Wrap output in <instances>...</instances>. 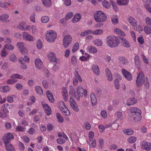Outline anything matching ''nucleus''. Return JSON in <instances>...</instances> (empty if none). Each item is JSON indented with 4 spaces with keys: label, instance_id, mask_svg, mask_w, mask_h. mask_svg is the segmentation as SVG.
I'll use <instances>...</instances> for the list:
<instances>
[{
    "label": "nucleus",
    "instance_id": "nucleus-1",
    "mask_svg": "<svg viewBox=\"0 0 151 151\" xmlns=\"http://www.w3.org/2000/svg\"><path fill=\"white\" fill-rule=\"evenodd\" d=\"M106 42L107 45L111 48L116 47L120 44L118 38L113 35H110L106 37Z\"/></svg>",
    "mask_w": 151,
    "mask_h": 151
},
{
    "label": "nucleus",
    "instance_id": "nucleus-2",
    "mask_svg": "<svg viewBox=\"0 0 151 151\" xmlns=\"http://www.w3.org/2000/svg\"><path fill=\"white\" fill-rule=\"evenodd\" d=\"M136 85L139 87L141 86L144 83L146 88L149 87V84L148 80L146 77H145L142 73H139L138 75L136 81Z\"/></svg>",
    "mask_w": 151,
    "mask_h": 151
},
{
    "label": "nucleus",
    "instance_id": "nucleus-3",
    "mask_svg": "<svg viewBox=\"0 0 151 151\" xmlns=\"http://www.w3.org/2000/svg\"><path fill=\"white\" fill-rule=\"evenodd\" d=\"M94 18L97 22H103L107 19L106 14L103 11L99 10L96 11L94 14Z\"/></svg>",
    "mask_w": 151,
    "mask_h": 151
},
{
    "label": "nucleus",
    "instance_id": "nucleus-4",
    "mask_svg": "<svg viewBox=\"0 0 151 151\" xmlns=\"http://www.w3.org/2000/svg\"><path fill=\"white\" fill-rule=\"evenodd\" d=\"M57 35L56 32L54 30H49L47 31L45 34V38L49 43L54 42L57 38Z\"/></svg>",
    "mask_w": 151,
    "mask_h": 151
},
{
    "label": "nucleus",
    "instance_id": "nucleus-5",
    "mask_svg": "<svg viewBox=\"0 0 151 151\" xmlns=\"http://www.w3.org/2000/svg\"><path fill=\"white\" fill-rule=\"evenodd\" d=\"M76 99L79 100L80 97H82L83 96L86 97L87 96V91L86 89H84L81 86H78L76 91Z\"/></svg>",
    "mask_w": 151,
    "mask_h": 151
},
{
    "label": "nucleus",
    "instance_id": "nucleus-6",
    "mask_svg": "<svg viewBox=\"0 0 151 151\" xmlns=\"http://www.w3.org/2000/svg\"><path fill=\"white\" fill-rule=\"evenodd\" d=\"M58 106L64 115L66 116H69L70 115V111L63 101H60L58 103Z\"/></svg>",
    "mask_w": 151,
    "mask_h": 151
},
{
    "label": "nucleus",
    "instance_id": "nucleus-7",
    "mask_svg": "<svg viewBox=\"0 0 151 151\" xmlns=\"http://www.w3.org/2000/svg\"><path fill=\"white\" fill-rule=\"evenodd\" d=\"M71 36L68 35L65 36L63 40V44L64 48H67L71 44L72 41Z\"/></svg>",
    "mask_w": 151,
    "mask_h": 151
},
{
    "label": "nucleus",
    "instance_id": "nucleus-8",
    "mask_svg": "<svg viewBox=\"0 0 151 151\" xmlns=\"http://www.w3.org/2000/svg\"><path fill=\"white\" fill-rule=\"evenodd\" d=\"M22 35L23 39L26 41L32 42L35 40V38L33 36L26 32H23Z\"/></svg>",
    "mask_w": 151,
    "mask_h": 151
},
{
    "label": "nucleus",
    "instance_id": "nucleus-9",
    "mask_svg": "<svg viewBox=\"0 0 151 151\" xmlns=\"http://www.w3.org/2000/svg\"><path fill=\"white\" fill-rule=\"evenodd\" d=\"M74 74L75 77L73 79V84L74 86H76L78 84V81L81 82L82 80L78 71H75Z\"/></svg>",
    "mask_w": 151,
    "mask_h": 151
},
{
    "label": "nucleus",
    "instance_id": "nucleus-10",
    "mask_svg": "<svg viewBox=\"0 0 151 151\" xmlns=\"http://www.w3.org/2000/svg\"><path fill=\"white\" fill-rule=\"evenodd\" d=\"M69 103L71 107L75 112L79 111V109L78 106L74 99H69Z\"/></svg>",
    "mask_w": 151,
    "mask_h": 151
},
{
    "label": "nucleus",
    "instance_id": "nucleus-11",
    "mask_svg": "<svg viewBox=\"0 0 151 151\" xmlns=\"http://www.w3.org/2000/svg\"><path fill=\"white\" fill-rule=\"evenodd\" d=\"M14 137L12 134L8 133L6 134L3 137V140L4 143H10L9 141L14 139Z\"/></svg>",
    "mask_w": 151,
    "mask_h": 151
},
{
    "label": "nucleus",
    "instance_id": "nucleus-12",
    "mask_svg": "<svg viewBox=\"0 0 151 151\" xmlns=\"http://www.w3.org/2000/svg\"><path fill=\"white\" fill-rule=\"evenodd\" d=\"M68 94L70 99H73V98L76 99V92L74 88L71 86H70L69 87Z\"/></svg>",
    "mask_w": 151,
    "mask_h": 151
},
{
    "label": "nucleus",
    "instance_id": "nucleus-13",
    "mask_svg": "<svg viewBox=\"0 0 151 151\" xmlns=\"http://www.w3.org/2000/svg\"><path fill=\"white\" fill-rule=\"evenodd\" d=\"M141 148L146 151L151 150V143L146 141H143L141 144Z\"/></svg>",
    "mask_w": 151,
    "mask_h": 151
},
{
    "label": "nucleus",
    "instance_id": "nucleus-14",
    "mask_svg": "<svg viewBox=\"0 0 151 151\" xmlns=\"http://www.w3.org/2000/svg\"><path fill=\"white\" fill-rule=\"evenodd\" d=\"M122 79V76L119 74L117 75V77L115 79L114 82V87L116 89L119 90L120 88L119 81Z\"/></svg>",
    "mask_w": 151,
    "mask_h": 151
},
{
    "label": "nucleus",
    "instance_id": "nucleus-15",
    "mask_svg": "<svg viewBox=\"0 0 151 151\" xmlns=\"http://www.w3.org/2000/svg\"><path fill=\"white\" fill-rule=\"evenodd\" d=\"M61 93L64 101L65 102L67 101L68 98V95L67 88L65 87L62 88Z\"/></svg>",
    "mask_w": 151,
    "mask_h": 151
},
{
    "label": "nucleus",
    "instance_id": "nucleus-16",
    "mask_svg": "<svg viewBox=\"0 0 151 151\" xmlns=\"http://www.w3.org/2000/svg\"><path fill=\"white\" fill-rule=\"evenodd\" d=\"M48 59L52 63H57L58 59L56 57V56L55 53L53 52L49 53L47 55Z\"/></svg>",
    "mask_w": 151,
    "mask_h": 151
},
{
    "label": "nucleus",
    "instance_id": "nucleus-17",
    "mask_svg": "<svg viewBox=\"0 0 151 151\" xmlns=\"http://www.w3.org/2000/svg\"><path fill=\"white\" fill-rule=\"evenodd\" d=\"M122 72L124 76L127 80L130 81L132 80V76L128 71L125 69H122Z\"/></svg>",
    "mask_w": 151,
    "mask_h": 151
},
{
    "label": "nucleus",
    "instance_id": "nucleus-18",
    "mask_svg": "<svg viewBox=\"0 0 151 151\" xmlns=\"http://www.w3.org/2000/svg\"><path fill=\"white\" fill-rule=\"evenodd\" d=\"M86 50L91 54H95L98 52L97 48L92 45L88 46L86 48Z\"/></svg>",
    "mask_w": 151,
    "mask_h": 151
},
{
    "label": "nucleus",
    "instance_id": "nucleus-19",
    "mask_svg": "<svg viewBox=\"0 0 151 151\" xmlns=\"http://www.w3.org/2000/svg\"><path fill=\"white\" fill-rule=\"evenodd\" d=\"M42 106L47 116L50 115L51 113V109L50 107L46 104L42 102Z\"/></svg>",
    "mask_w": 151,
    "mask_h": 151
},
{
    "label": "nucleus",
    "instance_id": "nucleus-20",
    "mask_svg": "<svg viewBox=\"0 0 151 151\" xmlns=\"http://www.w3.org/2000/svg\"><path fill=\"white\" fill-rule=\"evenodd\" d=\"M35 65L36 68L40 69L43 67V64L42 61L39 58H36L35 60Z\"/></svg>",
    "mask_w": 151,
    "mask_h": 151
},
{
    "label": "nucleus",
    "instance_id": "nucleus-21",
    "mask_svg": "<svg viewBox=\"0 0 151 151\" xmlns=\"http://www.w3.org/2000/svg\"><path fill=\"white\" fill-rule=\"evenodd\" d=\"M81 16L80 14L76 13L72 19L71 22L73 23H76L81 20Z\"/></svg>",
    "mask_w": 151,
    "mask_h": 151
},
{
    "label": "nucleus",
    "instance_id": "nucleus-22",
    "mask_svg": "<svg viewBox=\"0 0 151 151\" xmlns=\"http://www.w3.org/2000/svg\"><path fill=\"white\" fill-rule=\"evenodd\" d=\"M130 114H139V113H141V111L140 109L135 107H131L130 109Z\"/></svg>",
    "mask_w": 151,
    "mask_h": 151
},
{
    "label": "nucleus",
    "instance_id": "nucleus-23",
    "mask_svg": "<svg viewBox=\"0 0 151 151\" xmlns=\"http://www.w3.org/2000/svg\"><path fill=\"white\" fill-rule=\"evenodd\" d=\"M121 44L123 46L129 48L130 47V45L128 41L125 38H121Z\"/></svg>",
    "mask_w": 151,
    "mask_h": 151
},
{
    "label": "nucleus",
    "instance_id": "nucleus-24",
    "mask_svg": "<svg viewBox=\"0 0 151 151\" xmlns=\"http://www.w3.org/2000/svg\"><path fill=\"white\" fill-rule=\"evenodd\" d=\"M104 32V30L101 29H97L92 31L91 30V34L93 35L99 36L102 35Z\"/></svg>",
    "mask_w": 151,
    "mask_h": 151
},
{
    "label": "nucleus",
    "instance_id": "nucleus-25",
    "mask_svg": "<svg viewBox=\"0 0 151 151\" xmlns=\"http://www.w3.org/2000/svg\"><path fill=\"white\" fill-rule=\"evenodd\" d=\"M128 21L130 24L134 27H136L137 24V21L132 17H129L128 19Z\"/></svg>",
    "mask_w": 151,
    "mask_h": 151
},
{
    "label": "nucleus",
    "instance_id": "nucleus-26",
    "mask_svg": "<svg viewBox=\"0 0 151 151\" xmlns=\"http://www.w3.org/2000/svg\"><path fill=\"white\" fill-rule=\"evenodd\" d=\"M92 70L93 73L96 75H99L100 73V70L97 65H93L92 67Z\"/></svg>",
    "mask_w": 151,
    "mask_h": 151
},
{
    "label": "nucleus",
    "instance_id": "nucleus-27",
    "mask_svg": "<svg viewBox=\"0 0 151 151\" xmlns=\"http://www.w3.org/2000/svg\"><path fill=\"white\" fill-rule=\"evenodd\" d=\"M141 113H139V114H130V116L133 119L134 121L135 122L139 121L141 119Z\"/></svg>",
    "mask_w": 151,
    "mask_h": 151
},
{
    "label": "nucleus",
    "instance_id": "nucleus-28",
    "mask_svg": "<svg viewBox=\"0 0 151 151\" xmlns=\"http://www.w3.org/2000/svg\"><path fill=\"white\" fill-rule=\"evenodd\" d=\"M10 89V87L8 86H4L1 87L0 88V91L4 93L9 92Z\"/></svg>",
    "mask_w": 151,
    "mask_h": 151
},
{
    "label": "nucleus",
    "instance_id": "nucleus-29",
    "mask_svg": "<svg viewBox=\"0 0 151 151\" xmlns=\"http://www.w3.org/2000/svg\"><path fill=\"white\" fill-rule=\"evenodd\" d=\"M42 4L46 7H50L52 5L51 0H42Z\"/></svg>",
    "mask_w": 151,
    "mask_h": 151
},
{
    "label": "nucleus",
    "instance_id": "nucleus-30",
    "mask_svg": "<svg viewBox=\"0 0 151 151\" xmlns=\"http://www.w3.org/2000/svg\"><path fill=\"white\" fill-rule=\"evenodd\" d=\"M106 73L108 80L110 81H112L113 80L112 76L111 71L109 69H106Z\"/></svg>",
    "mask_w": 151,
    "mask_h": 151
},
{
    "label": "nucleus",
    "instance_id": "nucleus-31",
    "mask_svg": "<svg viewBox=\"0 0 151 151\" xmlns=\"http://www.w3.org/2000/svg\"><path fill=\"white\" fill-rule=\"evenodd\" d=\"M137 102L136 99L134 98H131L128 99L127 102V104L130 106L131 105H133L135 104Z\"/></svg>",
    "mask_w": 151,
    "mask_h": 151
},
{
    "label": "nucleus",
    "instance_id": "nucleus-32",
    "mask_svg": "<svg viewBox=\"0 0 151 151\" xmlns=\"http://www.w3.org/2000/svg\"><path fill=\"white\" fill-rule=\"evenodd\" d=\"M114 32L117 35L124 37L126 34L124 32L122 31L121 29L116 28L114 29Z\"/></svg>",
    "mask_w": 151,
    "mask_h": 151
},
{
    "label": "nucleus",
    "instance_id": "nucleus-33",
    "mask_svg": "<svg viewBox=\"0 0 151 151\" xmlns=\"http://www.w3.org/2000/svg\"><path fill=\"white\" fill-rule=\"evenodd\" d=\"M91 101L92 106L95 105L97 103V99L95 95L93 93L90 95Z\"/></svg>",
    "mask_w": 151,
    "mask_h": 151
},
{
    "label": "nucleus",
    "instance_id": "nucleus-34",
    "mask_svg": "<svg viewBox=\"0 0 151 151\" xmlns=\"http://www.w3.org/2000/svg\"><path fill=\"white\" fill-rule=\"evenodd\" d=\"M93 42L95 45L98 47L102 46L103 44L102 40L99 39H96L94 40Z\"/></svg>",
    "mask_w": 151,
    "mask_h": 151
},
{
    "label": "nucleus",
    "instance_id": "nucleus-35",
    "mask_svg": "<svg viewBox=\"0 0 151 151\" xmlns=\"http://www.w3.org/2000/svg\"><path fill=\"white\" fill-rule=\"evenodd\" d=\"M129 0H117V4L120 6H125L129 3Z\"/></svg>",
    "mask_w": 151,
    "mask_h": 151
},
{
    "label": "nucleus",
    "instance_id": "nucleus-36",
    "mask_svg": "<svg viewBox=\"0 0 151 151\" xmlns=\"http://www.w3.org/2000/svg\"><path fill=\"white\" fill-rule=\"evenodd\" d=\"M91 29H88L81 32L80 33V35L81 37H84L88 35L91 34Z\"/></svg>",
    "mask_w": 151,
    "mask_h": 151
},
{
    "label": "nucleus",
    "instance_id": "nucleus-37",
    "mask_svg": "<svg viewBox=\"0 0 151 151\" xmlns=\"http://www.w3.org/2000/svg\"><path fill=\"white\" fill-rule=\"evenodd\" d=\"M5 147L7 151H14V149L13 146L10 143H5Z\"/></svg>",
    "mask_w": 151,
    "mask_h": 151
},
{
    "label": "nucleus",
    "instance_id": "nucleus-38",
    "mask_svg": "<svg viewBox=\"0 0 151 151\" xmlns=\"http://www.w3.org/2000/svg\"><path fill=\"white\" fill-rule=\"evenodd\" d=\"M35 90L36 92L40 95H42L43 91L42 88L39 86H37L35 87Z\"/></svg>",
    "mask_w": 151,
    "mask_h": 151
},
{
    "label": "nucleus",
    "instance_id": "nucleus-39",
    "mask_svg": "<svg viewBox=\"0 0 151 151\" xmlns=\"http://www.w3.org/2000/svg\"><path fill=\"white\" fill-rule=\"evenodd\" d=\"M31 30L32 33L33 35H37L38 33V29L37 26L35 25L31 26Z\"/></svg>",
    "mask_w": 151,
    "mask_h": 151
},
{
    "label": "nucleus",
    "instance_id": "nucleus-40",
    "mask_svg": "<svg viewBox=\"0 0 151 151\" xmlns=\"http://www.w3.org/2000/svg\"><path fill=\"white\" fill-rule=\"evenodd\" d=\"M46 94L49 100L52 103L54 102V99L53 97L52 93L49 91L46 92Z\"/></svg>",
    "mask_w": 151,
    "mask_h": 151
},
{
    "label": "nucleus",
    "instance_id": "nucleus-41",
    "mask_svg": "<svg viewBox=\"0 0 151 151\" xmlns=\"http://www.w3.org/2000/svg\"><path fill=\"white\" fill-rule=\"evenodd\" d=\"M79 47V44L78 42L75 43L73 45L71 50L72 52L74 53L78 50Z\"/></svg>",
    "mask_w": 151,
    "mask_h": 151
},
{
    "label": "nucleus",
    "instance_id": "nucleus-42",
    "mask_svg": "<svg viewBox=\"0 0 151 151\" xmlns=\"http://www.w3.org/2000/svg\"><path fill=\"white\" fill-rule=\"evenodd\" d=\"M49 17L47 16H42L40 19L41 22L43 23H47L49 22Z\"/></svg>",
    "mask_w": 151,
    "mask_h": 151
},
{
    "label": "nucleus",
    "instance_id": "nucleus-43",
    "mask_svg": "<svg viewBox=\"0 0 151 151\" xmlns=\"http://www.w3.org/2000/svg\"><path fill=\"white\" fill-rule=\"evenodd\" d=\"M102 6L107 9H109L111 7L110 3L106 0L103 1L102 2Z\"/></svg>",
    "mask_w": 151,
    "mask_h": 151
},
{
    "label": "nucleus",
    "instance_id": "nucleus-44",
    "mask_svg": "<svg viewBox=\"0 0 151 151\" xmlns=\"http://www.w3.org/2000/svg\"><path fill=\"white\" fill-rule=\"evenodd\" d=\"M9 105L8 104H3L1 106V109L3 112L4 113H6L7 114L9 112V110L7 109L6 107Z\"/></svg>",
    "mask_w": 151,
    "mask_h": 151
},
{
    "label": "nucleus",
    "instance_id": "nucleus-45",
    "mask_svg": "<svg viewBox=\"0 0 151 151\" xmlns=\"http://www.w3.org/2000/svg\"><path fill=\"white\" fill-rule=\"evenodd\" d=\"M109 1L112 6L115 12H118L119 10V9L115 2L112 0H110Z\"/></svg>",
    "mask_w": 151,
    "mask_h": 151
},
{
    "label": "nucleus",
    "instance_id": "nucleus-46",
    "mask_svg": "<svg viewBox=\"0 0 151 151\" xmlns=\"http://www.w3.org/2000/svg\"><path fill=\"white\" fill-rule=\"evenodd\" d=\"M111 21L113 24L116 25L118 23L119 19L116 16H113L111 17Z\"/></svg>",
    "mask_w": 151,
    "mask_h": 151
},
{
    "label": "nucleus",
    "instance_id": "nucleus-47",
    "mask_svg": "<svg viewBox=\"0 0 151 151\" xmlns=\"http://www.w3.org/2000/svg\"><path fill=\"white\" fill-rule=\"evenodd\" d=\"M137 140V138L134 136L129 137L127 139L128 142L130 144H132L135 142Z\"/></svg>",
    "mask_w": 151,
    "mask_h": 151
},
{
    "label": "nucleus",
    "instance_id": "nucleus-48",
    "mask_svg": "<svg viewBox=\"0 0 151 151\" xmlns=\"http://www.w3.org/2000/svg\"><path fill=\"white\" fill-rule=\"evenodd\" d=\"M26 24V22L25 21H23L20 22H19L18 25L17 26V27L19 29L23 30Z\"/></svg>",
    "mask_w": 151,
    "mask_h": 151
},
{
    "label": "nucleus",
    "instance_id": "nucleus-49",
    "mask_svg": "<svg viewBox=\"0 0 151 151\" xmlns=\"http://www.w3.org/2000/svg\"><path fill=\"white\" fill-rule=\"evenodd\" d=\"M5 49L9 50H12L14 49V46L11 44H6L4 46Z\"/></svg>",
    "mask_w": 151,
    "mask_h": 151
},
{
    "label": "nucleus",
    "instance_id": "nucleus-50",
    "mask_svg": "<svg viewBox=\"0 0 151 151\" xmlns=\"http://www.w3.org/2000/svg\"><path fill=\"white\" fill-rule=\"evenodd\" d=\"M73 16V13L72 12H70L66 14L65 17V19L68 20L72 18Z\"/></svg>",
    "mask_w": 151,
    "mask_h": 151
},
{
    "label": "nucleus",
    "instance_id": "nucleus-51",
    "mask_svg": "<svg viewBox=\"0 0 151 151\" xmlns=\"http://www.w3.org/2000/svg\"><path fill=\"white\" fill-rule=\"evenodd\" d=\"M10 78L14 79H15V78L21 79L23 78V76L19 74L14 73L11 75Z\"/></svg>",
    "mask_w": 151,
    "mask_h": 151
},
{
    "label": "nucleus",
    "instance_id": "nucleus-52",
    "mask_svg": "<svg viewBox=\"0 0 151 151\" xmlns=\"http://www.w3.org/2000/svg\"><path fill=\"white\" fill-rule=\"evenodd\" d=\"M10 5V3L2 1L0 2V7L4 8H6L8 6Z\"/></svg>",
    "mask_w": 151,
    "mask_h": 151
},
{
    "label": "nucleus",
    "instance_id": "nucleus-53",
    "mask_svg": "<svg viewBox=\"0 0 151 151\" xmlns=\"http://www.w3.org/2000/svg\"><path fill=\"white\" fill-rule=\"evenodd\" d=\"M16 46L19 51L25 47L24 43L21 42L17 43Z\"/></svg>",
    "mask_w": 151,
    "mask_h": 151
},
{
    "label": "nucleus",
    "instance_id": "nucleus-54",
    "mask_svg": "<svg viewBox=\"0 0 151 151\" xmlns=\"http://www.w3.org/2000/svg\"><path fill=\"white\" fill-rule=\"evenodd\" d=\"M36 47L39 50H41L42 47V41L40 39L37 40L36 43Z\"/></svg>",
    "mask_w": 151,
    "mask_h": 151
},
{
    "label": "nucleus",
    "instance_id": "nucleus-55",
    "mask_svg": "<svg viewBox=\"0 0 151 151\" xmlns=\"http://www.w3.org/2000/svg\"><path fill=\"white\" fill-rule=\"evenodd\" d=\"M123 132L127 135H131L134 133V131L131 129H125L123 130Z\"/></svg>",
    "mask_w": 151,
    "mask_h": 151
},
{
    "label": "nucleus",
    "instance_id": "nucleus-56",
    "mask_svg": "<svg viewBox=\"0 0 151 151\" xmlns=\"http://www.w3.org/2000/svg\"><path fill=\"white\" fill-rule=\"evenodd\" d=\"M9 17V15L8 14H2V21L5 22H8L9 21V20L7 19Z\"/></svg>",
    "mask_w": 151,
    "mask_h": 151
},
{
    "label": "nucleus",
    "instance_id": "nucleus-57",
    "mask_svg": "<svg viewBox=\"0 0 151 151\" xmlns=\"http://www.w3.org/2000/svg\"><path fill=\"white\" fill-rule=\"evenodd\" d=\"M115 117L118 119H122L123 117L122 112L120 111H118L116 112L115 113Z\"/></svg>",
    "mask_w": 151,
    "mask_h": 151
},
{
    "label": "nucleus",
    "instance_id": "nucleus-58",
    "mask_svg": "<svg viewBox=\"0 0 151 151\" xmlns=\"http://www.w3.org/2000/svg\"><path fill=\"white\" fill-rule=\"evenodd\" d=\"M144 31L147 35L151 33V28L147 26H146L144 27Z\"/></svg>",
    "mask_w": 151,
    "mask_h": 151
},
{
    "label": "nucleus",
    "instance_id": "nucleus-59",
    "mask_svg": "<svg viewBox=\"0 0 151 151\" xmlns=\"http://www.w3.org/2000/svg\"><path fill=\"white\" fill-rule=\"evenodd\" d=\"M64 4L66 6H68L71 5V0H62Z\"/></svg>",
    "mask_w": 151,
    "mask_h": 151
},
{
    "label": "nucleus",
    "instance_id": "nucleus-60",
    "mask_svg": "<svg viewBox=\"0 0 151 151\" xmlns=\"http://www.w3.org/2000/svg\"><path fill=\"white\" fill-rule=\"evenodd\" d=\"M8 55L7 52L5 50L4 48H3L1 50L0 52V55L1 57H4Z\"/></svg>",
    "mask_w": 151,
    "mask_h": 151
},
{
    "label": "nucleus",
    "instance_id": "nucleus-61",
    "mask_svg": "<svg viewBox=\"0 0 151 151\" xmlns=\"http://www.w3.org/2000/svg\"><path fill=\"white\" fill-rule=\"evenodd\" d=\"M146 24L148 25L151 27V18L149 17H146L145 19Z\"/></svg>",
    "mask_w": 151,
    "mask_h": 151
},
{
    "label": "nucleus",
    "instance_id": "nucleus-62",
    "mask_svg": "<svg viewBox=\"0 0 151 151\" xmlns=\"http://www.w3.org/2000/svg\"><path fill=\"white\" fill-rule=\"evenodd\" d=\"M9 59L12 62H15L17 60V58L15 55L12 54L10 56Z\"/></svg>",
    "mask_w": 151,
    "mask_h": 151
},
{
    "label": "nucleus",
    "instance_id": "nucleus-63",
    "mask_svg": "<svg viewBox=\"0 0 151 151\" xmlns=\"http://www.w3.org/2000/svg\"><path fill=\"white\" fill-rule=\"evenodd\" d=\"M56 116L58 121L59 123H61L63 122V119L60 114L58 113H57Z\"/></svg>",
    "mask_w": 151,
    "mask_h": 151
},
{
    "label": "nucleus",
    "instance_id": "nucleus-64",
    "mask_svg": "<svg viewBox=\"0 0 151 151\" xmlns=\"http://www.w3.org/2000/svg\"><path fill=\"white\" fill-rule=\"evenodd\" d=\"M19 52L22 55L27 54L28 52L27 48L25 47L20 50Z\"/></svg>",
    "mask_w": 151,
    "mask_h": 151
}]
</instances>
